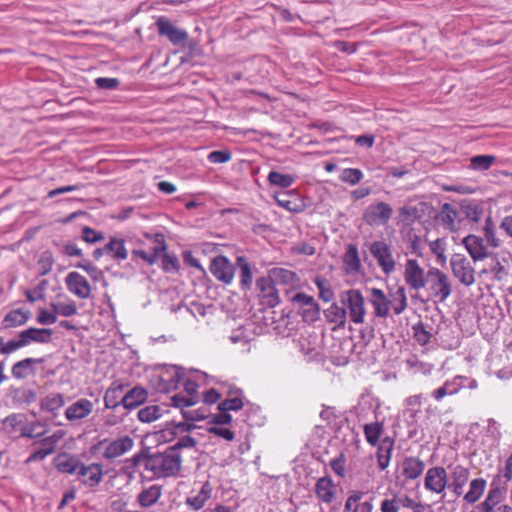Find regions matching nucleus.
<instances>
[{"label": "nucleus", "instance_id": "f257e3e1", "mask_svg": "<svg viewBox=\"0 0 512 512\" xmlns=\"http://www.w3.org/2000/svg\"><path fill=\"white\" fill-rule=\"evenodd\" d=\"M182 456L174 449L167 447L163 452L148 455L145 458V469L152 471L158 478L171 477L179 473Z\"/></svg>", "mask_w": 512, "mask_h": 512}, {"label": "nucleus", "instance_id": "f03ea898", "mask_svg": "<svg viewBox=\"0 0 512 512\" xmlns=\"http://www.w3.org/2000/svg\"><path fill=\"white\" fill-rule=\"evenodd\" d=\"M340 302L345 307L347 317L354 324H362L367 314L365 299L359 289H349L340 293Z\"/></svg>", "mask_w": 512, "mask_h": 512}, {"label": "nucleus", "instance_id": "7ed1b4c3", "mask_svg": "<svg viewBox=\"0 0 512 512\" xmlns=\"http://www.w3.org/2000/svg\"><path fill=\"white\" fill-rule=\"evenodd\" d=\"M427 284L433 297L445 302L452 293V284L447 274L438 268L431 267L427 271Z\"/></svg>", "mask_w": 512, "mask_h": 512}, {"label": "nucleus", "instance_id": "20e7f679", "mask_svg": "<svg viewBox=\"0 0 512 512\" xmlns=\"http://www.w3.org/2000/svg\"><path fill=\"white\" fill-rule=\"evenodd\" d=\"M393 215L392 207L382 201L371 203L362 214L363 221L371 227L385 226Z\"/></svg>", "mask_w": 512, "mask_h": 512}, {"label": "nucleus", "instance_id": "39448f33", "mask_svg": "<svg viewBox=\"0 0 512 512\" xmlns=\"http://www.w3.org/2000/svg\"><path fill=\"white\" fill-rule=\"evenodd\" d=\"M450 266L453 276L466 287H470L475 283V270L470 260L460 253L451 256Z\"/></svg>", "mask_w": 512, "mask_h": 512}, {"label": "nucleus", "instance_id": "423d86ee", "mask_svg": "<svg viewBox=\"0 0 512 512\" xmlns=\"http://www.w3.org/2000/svg\"><path fill=\"white\" fill-rule=\"evenodd\" d=\"M369 251L385 275H390L395 270L396 262L390 246L385 241L376 240L371 242Z\"/></svg>", "mask_w": 512, "mask_h": 512}, {"label": "nucleus", "instance_id": "0eeeda50", "mask_svg": "<svg viewBox=\"0 0 512 512\" xmlns=\"http://www.w3.org/2000/svg\"><path fill=\"white\" fill-rule=\"evenodd\" d=\"M103 476V465L96 462L88 465L81 462L79 469L76 472L77 480H79L85 487L91 489L96 488L102 482Z\"/></svg>", "mask_w": 512, "mask_h": 512}, {"label": "nucleus", "instance_id": "6e6552de", "mask_svg": "<svg viewBox=\"0 0 512 512\" xmlns=\"http://www.w3.org/2000/svg\"><path fill=\"white\" fill-rule=\"evenodd\" d=\"M404 280L410 289L418 291L427 284V272L416 259H408L404 267Z\"/></svg>", "mask_w": 512, "mask_h": 512}, {"label": "nucleus", "instance_id": "1a4fd4ad", "mask_svg": "<svg viewBox=\"0 0 512 512\" xmlns=\"http://www.w3.org/2000/svg\"><path fill=\"white\" fill-rule=\"evenodd\" d=\"M448 486L446 469L442 466L430 467L425 474L424 488L435 494H443Z\"/></svg>", "mask_w": 512, "mask_h": 512}, {"label": "nucleus", "instance_id": "9d476101", "mask_svg": "<svg viewBox=\"0 0 512 512\" xmlns=\"http://www.w3.org/2000/svg\"><path fill=\"white\" fill-rule=\"evenodd\" d=\"M99 444H106L103 457L107 460H114L129 452L134 446V440L130 436L125 435L111 441L105 439L100 441Z\"/></svg>", "mask_w": 512, "mask_h": 512}, {"label": "nucleus", "instance_id": "9b49d317", "mask_svg": "<svg viewBox=\"0 0 512 512\" xmlns=\"http://www.w3.org/2000/svg\"><path fill=\"white\" fill-rule=\"evenodd\" d=\"M94 411V403L87 398H79L71 403L64 412L66 420L72 423L82 422Z\"/></svg>", "mask_w": 512, "mask_h": 512}, {"label": "nucleus", "instance_id": "f8f14e48", "mask_svg": "<svg viewBox=\"0 0 512 512\" xmlns=\"http://www.w3.org/2000/svg\"><path fill=\"white\" fill-rule=\"evenodd\" d=\"M156 26L159 35L167 37L173 45H184L189 38L187 31L177 28L164 16L157 19Z\"/></svg>", "mask_w": 512, "mask_h": 512}, {"label": "nucleus", "instance_id": "ddd939ff", "mask_svg": "<svg viewBox=\"0 0 512 512\" xmlns=\"http://www.w3.org/2000/svg\"><path fill=\"white\" fill-rule=\"evenodd\" d=\"M425 467V462L419 457L407 456L399 465L397 478H403L404 482L416 480L423 474Z\"/></svg>", "mask_w": 512, "mask_h": 512}, {"label": "nucleus", "instance_id": "4468645a", "mask_svg": "<svg viewBox=\"0 0 512 512\" xmlns=\"http://www.w3.org/2000/svg\"><path fill=\"white\" fill-rule=\"evenodd\" d=\"M256 288L260 303L266 307H276L279 302L278 291L270 277H260L256 280Z\"/></svg>", "mask_w": 512, "mask_h": 512}, {"label": "nucleus", "instance_id": "2eb2a0df", "mask_svg": "<svg viewBox=\"0 0 512 512\" xmlns=\"http://www.w3.org/2000/svg\"><path fill=\"white\" fill-rule=\"evenodd\" d=\"M292 301L300 306V313L306 322H314L319 319L320 307L314 297L299 292L292 297Z\"/></svg>", "mask_w": 512, "mask_h": 512}, {"label": "nucleus", "instance_id": "dca6fc26", "mask_svg": "<svg viewBox=\"0 0 512 512\" xmlns=\"http://www.w3.org/2000/svg\"><path fill=\"white\" fill-rule=\"evenodd\" d=\"M65 284L68 291L80 299H88L91 296L90 283L78 272L68 273L65 277Z\"/></svg>", "mask_w": 512, "mask_h": 512}, {"label": "nucleus", "instance_id": "f3484780", "mask_svg": "<svg viewBox=\"0 0 512 512\" xmlns=\"http://www.w3.org/2000/svg\"><path fill=\"white\" fill-rule=\"evenodd\" d=\"M211 274L219 281L230 284L234 278V266L225 256L215 257L210 264Z\"/></svg>", "mask_w": 512, "mask_h": 512}, {"label": "nucleus", "instance_id": "a211bd4d", "mask_svg": "<svg viewBox=\"0 0 512 512\" xmlns=\"http://www.w3.org/2000/svg\"><path fill=\"white\" fill-rule=\"evenodd\" d=\"M369 292V301L373 307L374 316L381 319L387 318L392 305L390 298L387 297L383 290L376 287L370 288Z\"/></svg>", "mask_w": 512, "mask_h": 512}, {"label": "nucleus", "instance_id": "6ab92c4d", "mask_svg": "<svg viewBox=\"0 0 512 512\" xmlns=\"http://www.w3.org/2000/svg\"><path fill=\"white\" fill-rule=\"evenodd\" d=\"M81 460L73 454L63 452L53 459V465L58 472L69 475H76Z\"/></svg>", "mask_w": 512, "mask_h": 512}, {"label": "nucleus", "instance_id": "aec40b11", "mask_svg": "<svg viewBox=\"0 0 512 512\" xmlns=\"http://www.w3.org/2000/svg\"><path fill=\"white\" fill-rule=\"evenodd\" d=\"M462 242L473 261H481L489 256L487 247L481 237L470 234Z\"/></svg>", "mask_w": 512, "mask_h": 512}, {"label": "nucleus", "instance_id": "412c9836", "mask_svg": "<svg viewBox=\"0 0 512 512\" xmlns=\"http://www.w3.org/2000/svg\"><path fill=\"white\" fill-rule=\"evenodd\" d=\"M183 379V373L180 368L170 366L163 370L159 375L160 389L164 392L175 390L178 388L180 381Z\"/></svg>", "mask_w": 512, "mask_h": 512}, {"label": "nucleus", "instance_id": "4be33fe9", "mask_svg": "<svg viewBox=\"0 0 512 512\" xmlns=\"http://www.w3.org/2000/svg\"><path fill=\"white\" fill-rule=\"evenodd\" d=\"M52 334L53 331L51 329L30 327L21 331L19 333V337L25 347L32 342L42 344L49 343L51 341Z\"/></svg>", "mask_w": 512, "mask_h": 512}, {"label": "nucleus", "instance_id": "5701e85b", "mask_svg": "<svg viewBox=\"0 0 512 512\" xmlns=\"http://www.w3.org/2000/svg\"><path fill=\"white\" fill-rule=\"evenodd\" d=\"M7 402L14 406L20 407L24 404H30L36 399V394L24 387H10L6 394Z\"/></svg>", "mask_w": 512, "mask_h": 512}, {"label": "nucleus", "instance_id": "b1692460", "mask_svg": "<svg viewBox=\"0 0 512 512\" xmlns=\"http://www.w3.org/2000/svg\"><path fill=\"white\" fill-rule=\"evenodd\" d=\"M458 212L450 203H444L438 214L442 226L450 231L456 232L459 229V221H457Z\"/></svg>", "mask_w": 512, "mask_h": 512}, {"label": "nucleus", "instance_id": "393cba45", "mask_svg": "<svg viewBox=\"0 0 512 512\" xmlns=\"http://www.w3.org/2000/svg\"><path fill=\"white\" fill-rule=\"evenodd\" d=\"M125 388V384L113 382L104 394V408L116 409L118 406L122 405V397L124 396L123 392Z\"/></svg>", "mask_w": 512, "mask_h": 512}, {"label": "nucleus", "instance_id": "a878e982", "mask_svg": "<svg viewBox=\"0 0 512 512\" xmlns=\"http://www.w3.org/2000/svg\"><path fill=\"white\" fill-rule=\"evenodd\" d=\"M345 307L339 306L337 303H332L325 311L324 315L326 320L334 324L335 328H344L347 320Z\"/></svg>", "mask_w": 512, "mask_h": 512}, {"label": "nucleus", "instance_id": "bb28decb", "mask_svg": "<svg viewBox=\"0 0 512 512\" xmlns=\"http://www.w3.org/2000/svg\"><path fill=\"white\" fill-rule=\"evenodd\" d=\"M211 496L212 486L208 481H206L203 483L200 491L196 495L188 497L185 503L193 510L198 511L205 506L206 502L211 498Z\"/></svg>", "mask_w": 512, "mask_h": 512}, {"label": "nucleus", "instance_id": "cd10ccee", "mask_svg": "<svg viewBox=\"0 0 512 512\" xmlns=\"http://www.w3.org/2000/svg\"><path fill=\"white\" fill-rule=\"evenodd\" d=\"M274 199L280 207L290 212L297 213L303 210V204L297 200L296 194L291 191L275 193Z\"/></svg>", "mask_w": 512, "mask_h": 512}, {"label": "nucleus", "instance_id": "c85d7f7f", "mask_svg": "<svg viewBox=\"0 0 512 512\" xmlns=\"http://www.w3.org/2000/svg\"><path fill=\"white\" fill-rule=\"evenodd\" d=\"M147 399V392L142 387H134L122 397V405L127 410H132Z\"/></svg>", "mask_w": 512, "mask_h": 512}, {"label": "nucleus", "instance_id": "c756f323", "mask_svg": "<svg viewBox=\"0 0 512 512\" xmlns=\"http://www.w3.org/2000/svg\"><path fill=\"white\" fill-rule=\"evenodd\" d=\"M343 264L347 273H358L361 270L362 264L359 252L354 244L347 246V250L343 255Z\"/></svg>", "mask_w": 512, "mask_h": 512}, {"label": "nucleus", "instance_id": "7c9ffc66", "mask_svg": "<svg viewBox=\"0 0 512 512\" xmlns=\"http://www.w3.org/2000/svg\"><path fill=\"white\" fill-rule=\"evenodd\" d=\"M393 447L394 441L389 437L380 442L377 450V464L380 470L383 471L389 466Z\"/></svg>", "mask_w": 512, "mask_h": 512}, {"label": "nucleus", "instance_id": "2f4dec72", "mask_svg": "<svg viewBox=\"0 0 512 512\" xmlns=\"http://www.w3.org/2000/svg\"><path fill=\"white\" fill-rule=\"evenodd\" d=\"M162 495V489L159 485H151L150 487L143 489L137 496L138 504L143 508L153 506Z\"/></svg>", "mask_w": 512, "mask_h": 512}, {"label": "nucleus", "instance_id": "473e14b6", "mask_svg": "<svg viewBox=\"0 0 512 512\" xmlns=\"http://www.w3.org/2000/svg\"><path fill=\"white\" fill-rule=\"evenodd\" d=\"M42 359L25 358L16 362L12 366V376L16 379L27 378L30 374L34 373V364L41 363Z\"/></svg>", "mask_w": 512, "mask_h": 512}, {"label": "nucleus", "instance_id": "72a5a7b5", "mask_svg": "<svg viewBox=\"0 0 512 512\" xmlns=\"http://www.w3.org/2000/svg\"><path fill=\"white\" fill-rule=\"evenodd\" d=\"M315 491L320 500L330 503L335 496V485L330 478L322 477L317 481Z\"/></svg>", "mask_w": 512, "mask_h": 512}, {"label": "nucleus", "instance_id": "f704fd0d", "mask_svg": "<svg viewBox=\"0 0 512 512\" xmlns=\"http://www.w3.org/2000/svg\"><path fill=\"white\" fill-rule=\"evenodd\" d=\"M31 313L29 310L15 309L8 312L3 319L4 328H14L24 325L30 318Z\"/></svg>", "mask_w": 512, "mask_h": 512}, {"label": "nucleus", "instance_id": "c9c22d12", "mask_svg": "<svg viewBox=\"0 0 512 512\" xmlns=\"http://www.w3.org/2000/svg\"><path fill=\"white\" fill-rule=\"evenodd\" d=\"M65 405V398L62 393H51L45 396L40 401L42 410L49 412L53 415L56 414Z\"/></svg>", "mask_w": 512, "mask_h": 512}, {"label": "nucleus", "instance_id": "e433bc0d", "mask_svg": "<svg viewBox=\"0 0 512 512\" xmlns=\"http://www.w3.org/2000/svg\"><path fill=\"white\" fill-rule=\"evenodd\" d=\"M106 253L110 254L116 260H125L128 257V251L125 247L124 240L116 237H111L109 242L105 245Z\"/></svg>", "mask_w": 512, "mask_h": 512}, {"label": "nucleus", "instance_id": "4c0bfd02", "mask_svg": "<svg viewBox=\"0 0 512 512\" xmlns=\"http://www.w3.org/2000/svg\"><path fill=\"white\" fill-rule=\"evenodd\" d=\"M391 308L396 315H400L408 306L406 289L404 286H399L396 291L390 293Z\"/></svg>", "mask_w": 512, "mask_h": 512}, {"label": "nucleus", "instance_id": "58836bf2", "mask_svg": "<svg viewBox=\"0 0 512 512\" xmlns=\"http://www.w3.org/2000/svg\"><path fill=\"white\" fill-rule=\"evenodd\" d=\"M486 481L483 478H476L470 482L468 492L464 495V500L470 504L477 502L484 493Z\"/></svg>", "mask_w": 512, "mask_h": 512}, {"label": "nucleus", "instance_id": "ea45409f", "mask_svg": "<svg viewBox=\"0 0 512 512\" xmlns=\"http://www.w3.org/2000/svg\"><path fill=\"white\" fill-rule=\"evenodd\" d=\"M26 421V416L21 413H14L7 416L3 421L4 430L7 433L21 432Z\"/></svg>", "mask_w": 512, "mask_h": 512}, {"label": "nucleus", "instance_id": "a19ab883", "mask_svg": "<svg viewBox=\"0 0 512 512\" xmlns=\"http://www.w3.org/2000/svg\"><path fill=\"white\" fill-rule=\"evenodd\" d=\"M237 264L240 268V285L243 290H249L252 285V273L246 258L240 256L237 258Z\"/></svg>", "mask_w": 512, "mask_h": 512}, {"label": "nucleus", "instance_id": "79ce46f5", "mask_svg": "<svg viewBox=\"0 0 512 512\" xmlns=\"http://www.w3.org/2000/svg\"><path fill=\"white\" fill-rule=\"evenodd\" d=\"M383 434V424L380 422H373L364 425V435L366 441L375 446L378 444L381 435Z\"/></svg>", "mask_w": 512, "mask_h": 512}, {"label": "nucleus", "instance_id": "37998d69", "mask_svg": "<svg viewBox=\"0 0 512 512\" xmlns=\"http://www.w3.org/2000/svg\"><path fill=\"white\" fill-rule=\"evenodd\" d=\"M163 409L158 405H149L138 411V420L143 423H151L162 416Z\"/></svg>", "mask_w": 512, "mask_h": 512}, {"label": "nucleus", "instance_id": "c03bdc74", "mask_svg": "<svg viewBox=\"0 0 512 512\" xmlns=\"http://www.w3.org/2000/svg\"><path fill=\"white\" fill-rule=\"evenodd\" d=\"M461 209L465 217L473 222H478L483 214L482 206L475 201H463Z\"/></svg>", "mask_w": 512, "mask_h": 512}, {"label": "nucleus", "instance_id": "a18cd8bd", "mask_svg": "<svg viewBox=\"0 0 512 512\" xmlns=\"http://www.w3.org/2000/svg\"><path fill=\"white\" fill-rule=\"evenodd\" d=\"M267 180L273 186L288 188L294 183L295 178L290 174H282L276 171H271L267 177Z\"/></svg>", "mask_w": 512, "mask_h": 512}, {"label": "nucleus", "instance_id": "49530a36", "mask_svg": "<svg viewBox=\"0 0 512 512\" xmlns=\"http://www.w3.org/2000/svg\"><path fill=\"white\" fill-rule=\"evenodd\" d=\"M53 312L63 317H70L77 314V305L73 300L68 302L51 303Z\"/></svg>", "mask_w": 512, "mask_h": 512}, {"label": "nucleus", "instance_id": "de8ad7c7", "mask_svg": "<svg viewBox=\"0 0 512 512\" xmlns=\"http://www.w3.org/2000/svg\"><path fill=\"white\" fill-rule=\"evenodd\" d=\"M496 161L493 155H477L470 159V167L473 170L485 171L488 170Z\"/></svg>", "mask_w": 512, "mask_h": 512}, {"label": "nucleus", "instance_id": "09e8293b", "mask_svg": "<svg viewBox=\"0 0 512 512\" xmlns=\"http://www.w3.org/2000/svg\"><path fill=\"white\" fill-rule=\"evenodd\" d=\"M314 283L319 290L320 299L324 302H330L334 298V292L328 280L316 277Z\"/></svg>", "mask_w": 512, "mask_h": 512}, {"label": "nucleus", "instance_id": "8fccbe9b", "mask_svg": "<svg viewBox=\"0 0 512 512\" xmlns=\"http://www.w3.org/2000/svg\"><path fill=\"white\" fill-rule=\"evenodd\" d=\"M500 491L498 489H491L486 499L477 506L480 512H493L494 507L498 504Z\"/></svg>", "mask_w": 512, "mask_h": 512}, {"label": "nucleus", "instance_id": "3c124183", "mask_svg": "<svg viewBox=\"0 0 512 512\" xmlns=\"http://www.w3.org/2000/svg\"><path fill=\"white\" fill-rule=\"evenodd\" d=\"M470 476L469 470L462 465L450 466L451 483L466 484Z\"/></svg>", "mask_w": 512, "mask_h": 512}, {"label": "nucleus", "instance_id": "603ef678", "mask_svg": "<svg viewBox=\"0 0 512 512\" xmlns=\"http://www.w3.org/2000/svg\"><path fill=\"white\" fill-rule=\"evenodd\" d=\"M339 178L344 183L356 185L362 180L363 173L357 168H346L342 170Z\"/></svg>", "mask_w": 512, "mask_h": 512}, {"label": "nucleus", "instance_id": "864d4df0", "mask_svg": "<svg viewBox=\"0 0 512 512\" xmlns=\"http://www.w3.org/2000/svg\"><path fill=\"white\" fill-rule=\"evenodd\" d=\"M171 401H172L173 406L179 407V408L190 407V406H193L198 403L195 400V397L185 395V393H183V392L173 395L171 397Z\"/></svg>", "mask_w": 512, "mask_h": 512}, {"label": "nucleus", "instance_id": "5fc2aeb1", "mask_svg": "<svg viewBox=\"0 0 512 512\" xmlns=\"http://www.w3.org/2000/svg\"><path fill=\"white\" fill-rule=\"evenodd\" d=\"M196 444H197V441L195 438H193L189 435H185V436L180 437L175 442V444L172 446H169V448L174 449V451L176 453H180V450H183V449H195Z\"/></svg>", "mask_w": 512, "mask_h": 512}, {"label": "nucleus", "instance_id": "6e6d98bb", "mask_svg": "<svg viewBox=\"0 0 512 512\" xmlns=\"http://www.w3.org/2000/svg\"><path fill=\"white\" fill-rule=\"evenodd\" d=\"M414 339L421 346H425L429 343L431 334L424 328L423 324H417L413 326Z\"/></svg>", "mask_w": 512, "mask_h": 512}, {"label": "nucleus", "instance_id": "4d7b16f0", "mask_svg": "<svg viewBox=\"0 0 512 512\" xmlns=\"http://www.w3.org/2000/svg\"><path fill=\"white\" fill-rule=\"evenodd\" d=\"M243 407V401L239 397L225 399L218 405V410L237 411Z\"/></svg>", "mask_w": 512, "mask_h": 512}, {"label": "nucleus", "instance_id": "13d9d810", "mask_svg": "<svg viewBox=\"0 0 512 512\" xmlns=\"http://www.w3.org/2000/svg\"><path fill=\"white\" fill-rule=\"evenodd\" d=\"M180 264L175 255L164 254L162 256V269L165 272H176L179 270Z\"/></svg>", "mask_w": 512, "mask_h": 512}, {"label": "nucleus", "instance_id": "bf43d9fd", "mask_svg": "<svg viewBox=\"0 0 512 512\" xmlns=\"http://www.w3.org/2000/svg\"><path fill=\"white\" fill-rule=\"evenodd\" d=\"M487 272L492 273L494 275V279L498 281H501L504 277L508 275L506 268L501 264V262L498 259L495 260V263L492 264L489 270L484 269L481 271V273Z\"/></svg>", "mask_w": 512, "mask_h": 512}, {"label": "nucleus", "instance_id": "052dcab7", "mask_svg": "<svg viewBox=\"0 0 512 512\" xmlns=\"http://www.w3.org/2000/svg\"><path fill=\"white\" fill-rule=\"evenodd\" d=\"M399 510L398 495H394L392 498H386L382 500L380 504L381 512H399Z\"/></svg>", "mask_w": 512, "mask_h": 512}, {"label": "nucleus", "instance_id": "680f3d73", "mask_svg": "<svg viewBox=\"0 0 512 512\" xmlns=\"http://www.w3.org/2000/svg\"><path fill=\"white\" fill-rule=\"evenodd\" d=\"M82 239L87 243H96L103 240L104 235L90 227H84L82 229Z\"/></svg>", "mask_w": 512, "mask_h": 512}, {"label": "nucleus", "instance_id": "e2e57ef3", "mask_svg": "<svg viewBox=\"0 0 512 512\" xmlns=\"http://www.w3.org/2000/svg\"><path fill=\"white\" fill-rule=\"evenodd\" d=\"M463 378L461 376L454 377L451 380L445 381L443 384L449 395L457 394L463 387Z\"/></svg>", "mask_w": 512, "mask_h": 512}, {"label": "nucleus", "instance_id": "0e129e2a", "mask_svg": "<svg viewBox=\"0 0 512 512\" xmlns=\"http://www.w3.org/2000/svg\"><path fill=\"white\" fill-rule=\"evenodd\" d=\"M272 275L275 279L279 280L282 283H291L295 278V273L283 268L274 269Z\"/></svg>", "mask_w": 512, "mask_h": 512}, {"label": "nucleus", "instance_id": "69168bd1", "mask_svg": "<svg viewBox=\"0 0 512 512\" xmlns=\"http://www.w3.org/2000/svg\"><path fill=\"white\" fill-rule=\"evenodd\" d=\"M95 84L100 89L114 90L119 86L120 81L117 78L99 77L95 80Z\"/></svg>", "mask_w": 512, "mask_h": 512}, {"label": "nucleus", "instance_id": "338daca9", "mask_svg": "<svg viewBox=\"0 0 512 512\" xmlns=\"http://www.w3.org/2000/svg\"><path fill=\"white\" fill-rule=\"evenodd\" d=\"M231 159V153L229 151L216 150L212 151L208 155V160L211 163L220 164L226 163Z\"/></svg>", "mask_w": 512, "mask_h": 512}, {"label": "nucleus", "instance_id": "774afa93", "mask_svg": "<svg viewBox=\"0 0 512 512\" xmlns=\"http://www.w3.org/2000/svg\"><path fill=\"white\" fill-rule=\"evenodd\" d=\"M22 347H24V345H23L22 340H21L20 337L17 340H9L6 343L2 341V346L0 348V353L8 355V354H11V353L15 352L16 350H18V349H20Z\"/></svg>", "mask_w": 512, "mask_h": 512}]
</instances>
